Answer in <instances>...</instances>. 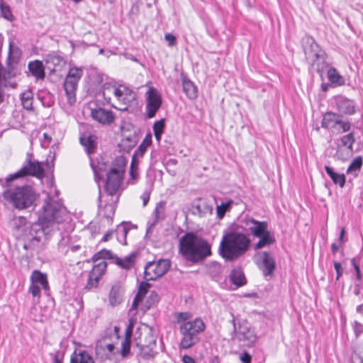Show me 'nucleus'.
<instances>
[{
	"instance_id": "64",
	"label": "nucleus",
	"mask_w": 363,
	"mask_h": 363,
	"mask_svg": "<svg viewBox=\"0 0 363 363\" xmlns=\"http://www.w3.org/2000/svg\"><path fill=\"white\" fill-rule=\"evenodd\" d=\"M54 362L55 363H62L61 360H60L57 356H55L54 358Z\"/></svg>"
},
{
	"instance_id": "23",
	"label": "nucleus",
	"mask_w": 363,
	"mask_h": 363,
	"mask_svg": "<svg viewBox=\"0 0 363 363\" xmlns=\"http://www.w3.org/2000/svg\"><path fill=\"white\" fill-rule=\"evenodd\" d=\"M261 258L264 266L262 269L264 275L266 277L272 275L276 268L274 259L268 252H262Z\"/></svg>"
},
{
	"instance_id": "63",
	"label": "nucleus",
	"mask_w": 363,
	"mask_h": 363,
	"mask_svg": "<svg viewBox=\"0 0 363 363\" xmlns=\"http://www.w3.org/2000/svg\"><path fill=\"white\" fill-rule=\"evenodd\" d=\"M43 136H44V138L45 140H48V141H50L51 140V137L49 136V135L48 133H44L43 134Z\"/></svg>"
},
{
	"instance_id": "43",
	"label": "nucleus",
	"mask_w": 363,
	"mask_h": 363,
	"mask_svg": "<svg viewBox=\"0 0 363 363\" xmlns=\"http://www.w3.org/2000/svg\"><path fill=\"white\" fill-rule=\"evenodd\" d=\"M151 287V284L147 282H141L138 289V307L140 302L141 298L146 294L148 289Z\"/></svg>"
},
{
	"instance_id": "60",
	"label": "nucleus",
	"mask_w": 363,
	"mask_h": 363,
	"mask_svg": "<svg viewBox=\"0 0 363 363\" xmlns=\"http://www.w3.org/2000/svg\"><path fill=\"white\" fill-rule=\"evenodd\" d=\"M3 87L1 84H0V104L4 101V92L3 91Z\"/></svg>"
},
{
	"instance_id": "3",
	"label": "nucleus",
	"mask_w": 363,
	"mask_h": 363,
	"mask_svg": "<svg viewBox=\"0 0 363 363\" xmlns=\"http://www.w3.org/2000/svg\"><path fill=\"white\" fill-rule=\"evenodd\" d=\"M179 251L188 261L199 262L212 255L211 245L204 238L186 233L179 240Z\"/></svg>"
},
{
	"instance_id": "28",
	"label": "nucleus",
	"mask_w": 363,
	"mask_h": 363,
	"mask_svg": "<svg viewBox=\"0 0 363 363\" xmlns=\"http://www.w3.org/2000/svg\"><path fill=\"white\" fill-rule=\"evenodd\" d=\"M123 300L121 287L120 284H116L112 286L108 294V302L111 306H116L119 305Z\"/></svg>"
},
{
	"instance_id": "32",
	"label": "nucleus",
	"mask_w": 363,
	"mask_h": 363,
	"mask_svg": "<svg viewBox=\"0 0 363 363\" xmlns=\"http://www.w3.org/2000/svg\"><path fill=\"white\" fill-rule=\"evenodd\" d=\"M70 363H94L92 357L86 351L74 352L71 357Z\"/></svg>"
},
{
	"instance_id": "49",
	"label": "nucleus",
	"mask_w": 363,
	"mask_h": 363,
	"mask_svg": "<svg viewBox=\"0 0 363 363\" xmlns=\"http://www.w3.org/2000/svg\"><path fill=\"white\" fill-rule=\"evenodd\" d=\"M130 340H124L122 343L121 354L123 357L127 355L130 351Z\"/></svg>"
},
{
	"instance_id": "18",
	"label": "nucleus",
	"mask_w": 363,
	"mask_h": 363,
	"mask_svg": "<svg viewBox=\"0 0 363 363\" xmlns=\"http://www.w3.org/2000/svg\"><path fill=\"white\" fill-rule=\"evenodd\" d=\"M134 226L129 222H123L121 225H118L115 231H108L102 238L103 242L108 241L113 235L116 234L118 240L123 244H126V237L128 232L133 229Z\"/></svg>"
},
{
	"instance_id": "30",
	"label": "nucleus",
	"mask_w": 363,
	"mask_h": 363,
	"mask_svg": "<svg viewBox=\"0 0 363 363\" xmlns=\"http://www.w3.org/2000/svg\"><path fill=\"white\" fill-rule=\"evenodd\" d=\"M28 69L30 73L37 79H44V67L43 63L40 61L35 60L34 62H30L28 65Z\"/></svg>"
},
{
	"instance_id": "56",
	"label": "nucleus",
	"mask_w": 363,
	"mask_h": 363,
	"mask_svg": "<svg viewBox=\"0 0 363 363\" xmlns=\"http://www.w3.org/2000/svg\"><path fill=\"white\" fill-rule=\"evenodd\" d=\"M345 234V228L342 227L341 228L340 233V237H339V239H338V242L340 243V245H342V244L344 242L343 238H344Z\"/></svg>"
},
{
	"instance_id": "57",
	"label": "nucleus",
	"mask_w": 363,
	"mask_h": 363,
	"mask_svg": "<svg viewBox=\"0 0 363 363\" xmlns=\"http://www.w3.org/2000/svg\"><path fill=\"white\" fill-rule=\"evenodd\" d=\"M342 245H340V243L339 242V244H336V243H333L331 245V250H332V252L333 255H335L337 251L339 250L340 247H341Z\"/></svg>"
},
{
	"instance_id": "2",
	"label": "nucleus",
	"mask_w": 363,
	"mask_h": 363,
	"mask_svg": "<svg viewBox=\"0 0 363 363\" xmlns=\"http://www.w3.org/2000/svg\"><path fill=\"white\" fill-rule=\"evenodd\" d=\"M249 235L237 231H230L221 238L218 252L226 262H234L244 256L250 247Z\"/></svg>"
},
{
	"instance_id": "24",
	"label": "nucleus",
	"mask_w": 363,
	"mask_h": 363,
	"mask_svg": "<svg viewBox=\"0 0 363 363\" xmlns=\"http://www.w3.org/2000/svg\"><path fill=\"white\" fill-rule=\"evenodd\" d=\"M340 117V115L331 111L325 113L321 122L322 127L334 130L336 129Z\"/></svg>"
},
{
	"instance_id": "62",
	"label": "nucleus",
	"mask_w": 363,
	"mask_h": 363,
	"mask_svg": "<svg viewBox=\"0 0 363 363\" xmlns=\"http://www.w3.org/2000/svg\"><path fill=\"white\" fill-rule=\"evenodd\" d=\"M212 363H220V358L218 356H216L212 359Z\"/></svg>"
},
{
	"instance_id": "1",
	"label": "nucleus",
	"mask_w": 363,
	"mask_h": 363,
	"mask_svg": "<svg viewBox=\"0 0 363 363\" xmlns=\"http://www.w3.org/2000/svg\"><path fill=\"white\" fill-rule=\"evenodd\" d=\"M69 215L62 203L48 194L38 211V223L33 225L32 231H35L33 240L36 242L45 240L50 233L61 229V225L67 221Z\"/></svg>"
},
{
	"instance_id": "22",
	"label": "nucleus",
	"mask_w": 363,
	"mask_h": 363,
	"mask_svg": "<svg viewBox=\"0 0 363 363\" xmlns=\"http://www.w3.org/2000/svg\"><path fill=\"white\" fill-rule=\"evenodd\" d=\"M122 140L128 143V147H134L136 145V131L135 127L128 123H123L121 127Z\"/></svg>"
},
{
	"instance_id": "46",
	"label": "nucleus",
	"mask_w": 363,
	"mask_h": 363,
	"mask_svg": "<svg viewBox=\"0 0 363 363\" xmlns=\"http://www.w3.org/2000/svg\"><path fill=\"white\" fill-rule=\"evenodd\" d=\"M176 320L178 323H183L184 322L189 321L191 318V314L189 312H180L176 314Z\"/></svg>"
},
{
	"instance_id": "6",
	"label": "nucleus",
	"mask_w": 363,
	"mask_h": 363,
	"mask_svg": "<svg viewBox=\"0 0 363 363\" xmlns=\"http://www.w3.org/2000/svg\"><path fill=\"white\" fill-rule=\"evenodd\" d=\"M127 161L123 156L117 157L106 172L104 194L120 196V189L123 180Z\"/></svg>"
},
{
	"instance_id": "27",
	"label": "nucleus",
	"mask_w": 363,
	"mask_h": 363,
	"mask_svg": "<svg viewBox=\"0 0 363 363\" xmlns=\"http://www.w3.org/2000/svg\"><path fill=\"white\" fill-rule=\"evenodd\" d=\"M338 111L345 115H352L355 113L354 102L347 99H340L337 103Z\"/></svg>"
},
{
	"instance_id": "44",
	"label": "nucleus",
	"mask_w": 363,
	"mask_h": 363,
	"mask_svg": "<svg viewBox=\"0 0 363 363\" xmlns=\"http://www.w3.org/2000/svg\"><path fill=\"white\" fill-rule=\"evenodd\" d=\"M351 124L348 121H342L340 118H339V122L337 125L336 126V129L334 131H336L337 133H345L350 130Z\"/></svg>"
},
{
	"instance_id": "36",
	"label": "nucleus",
	"mask_w": 363,
	"mask_h": 363,
	"mask_svg": "<svg viewBox=\"0 0 363 363\" xmlns=\"http://www.w3.org/2000/svg\"><path fill=\"white\" fill-rule=\"evenodd\" d=\"M90 160H91V166L94 171L96 180H99V179H103V177H104L103 172H106V173L108 172V171H106V164L104 162H97L96 163V162H94L91 159H90Z\"/></svg>"
},
{
	"instance_id": "54",
	"label": "nucleus",
	"mask_w": 363,
	"mask_h": 363,
	"mask_svg": "<svg viewBox=\"0 0 363 363\" xmlns=\"http://www.w3.org/2000/svg\"><path fill=\"white\" fill-rule=\"evenodd\" d=\"M334 267H335V269L336 270V272H337V279H339V277L342 274V268L341 264L340 262H334Z\"/></svg>"
},
{
	"instance_id": "13",
	"label": "nucleus",
	"mask_w": 363,
	"mask_h": 363,
	"mask_svg": "<svg viewBox=\"0 0 363 363\" xmlns=\"http://www.w3.org/2000/svg\"><path fill=\"white\" fill-rule=\"evenodd\" d=\"M169 267L170 262L168 259L149 262L145 268L144 278L146 280H155L166 274Z\"/></svg>"
},
{
	"instance_id": "48",
	"label": "nucleus",
	"mask_w": 363,
	"mask_h": 363,
	"mask_svg": "<svg viewBox=\"0 0 363 363\" xmlns=\"http://www.w3.org/2000/svg\"><path fill=\"white\" fill-rule=\"evenodd\" d=\"M130 174L131 177L134 179L136 177V150L134 151L132 155Z\"/></svg>"
},
{
	"instance_id": "53",
	"label": "nucleus",
	"mask_w": 363,
	"mask_h": 363,
	"mask_svg": "<svg viewBox=\"0 0 363 363\" xmlns=\"http://www.w3.org/2000/svg\"><path fill=\"white\" fill-rule=\"evenodd\" d=\"M150 193L149 191H145L141 195L140 198L143 201V206H145L147 204V203L150 200Z\"/></svg>"
},
{
	"instance_id": "47",
	"label": "nucleus",
	"mask_w": 363,
	"mask_h": 363,
	"mask_svg": "<svg viewBox=\"0 0 363 363\" xmlns=\"http://www.w3.org/2000/svg\"><path fill=\"white\" fill-rule=\"evenodd\" d=\"M135 323V319L133 315L129 319V324L125 330V337L124 340H130V337L133 333V329Z\"/></svg>"
},
{
	"instance_id": "25",
	"label": "nucleus",
	"mask_w": 363,
	"mask_h": 363,
	"mask_svg": "<svg viewBox=\"0 0 363 363\" xmlns=\"http://www.w3.org/2000/svg\"><path fill=\"white\" fill-rule=\"evenodd\" d=\"M182 88L187 98L191 100L196 99L198 96V88L189 79L183 77Z\"/></svg>"
},
{
	"instance_id": "21",
	"label": "nucleus",
	"mask_w": 363,
	"mask_h": 363,
	"mask_svg": "<svg viewBox=\"0 0 363 363\" xmlns=\"http://www.w3.org/2000/svg\"><path fill=\"white\" fill-rule=\"evenodd\" d=\"M305 55L308 63L311 66L317 64L320 59H323V52L315 42L305 48Z\"/></svg>"
},
{
	"instance_id": "38",
	"label": "nucleus",
	"mask_w": 363,
	"mask_h": 363,
	"mask_svg": "<svg viewBox=\"0 0 363 363\" xmlns=\"http://www.w3.org/2000/svg\"><path fill=\"white\" fill-rule=\"evenodd\" d=\"M164 122V119H161L160 121H156L153 125L154 135L157 141L160 140L162 134L164 132L165 126Z\"/></svg>"
},
{
	"instance_id": "41",
	"label": "nucleus",
	"mask_w": 363,
	"mask_h": 363,
	"mask_svg": "<svg viewBox=\"0 0 363 363\" xmlns=\"http://www.w3.org/2000/svg\"><path fill=\"white\" fill-rule=\"evenodd\" d=\"M0 11L1 16L8 21L13 20V15L11 11L10 7L6 4L3 1H0Z\"/></svg>"
},
{
	"instance_id": "8",
	"label": "nucleus",
	"mask_w": 363,
	"mask_h": 363,
	"mask_svg": "<svg viewBox=\"0 0 363 363\" xmlns=\"http://www.w3.org/2000/svg\"><path fill=\"white\" fill-rule=\"evenodd\" d=\"M249 227V231L251 235L257 238L259 240L254 245L255 250L269 247L276 242L274 235L268 229V223L267 221H259L255 218H250L246 222Z\"/></svg>"
},
{
	"instance_id": "52",
	"label": "nucleus",
	"mask_w": 363,
	"mask_h": 363,
	"mask_svg": "<svg viewBox=\"0 0 363 363\" xmlns=\"http://www.w3.org/2000/svg\"><path fill=\"white\" fill-rule=\"evenodd\" d=\"M242 363H251L252 357L247 352H244L240 357Z\"/></svg>"
},
{
	"instance_id": "37",
	"label": "nucleus",
	"mask_w": 363,
	"mask_h": 363,
	"mask_svg": "<svg viewBox=\"0 0 363 363\" xmlns=\"http://www.w3.org/2000/svg\"><path fill=\"white\" fill-rule=\"evenodd\" d=\"M21 104L23 107L28 111L33 110V94L30 90H27L21 94Z\"/></svg>"
},
{
	"instance_id": "55",
	"label": "nucleus",
	"mask_w": 363,
	"mask_h": 363,
	"mask_svg": "<svg viewBox=\"0 0 363 363\" xmlns=\"http://www.w3.org/2000/svg\"><path fill=\"white\" fill-rule=\"evenodd\" d=\"M182 361L183 363H196L195 359L188 354L183 355L182 357Z\"/></svg>"
},
{
	"instance_id": "39",
	"label": "nucleus",
	"mask_w": 363,
	"mask_h": 363,
	"mask_svg": "<svg viewBox=\"0 0 363 363\" xmlns=\"http://www.w3.org/2000/svg\"><path fill=\"white\" fill-rule=\"evenodd\" d=\"M19 56L20 53L18 50H13L11 45H10L6 65H10L12 64L13 66L17 67Z\"/></svg>"
},
{
	"instance_id": "5",
	"label": "nucleus",
	"mask_w": 363,
	"mask_h": 363,
	"mask_svg": "<svg viewBox=\"0 0 363 363\" xmlns=\"http://www.w3.org/2000/svg\"><path fill=\"white\" fill-rule=\"evenodd\" d=\"M2 196L6 202L18 210H24L35 206L38 199V194L30 185L8 189L3 192Z\"/></svg>"
},
{
	"instance_id": "10",
	"label": "nucleus",
	"mask_w": 363,
	"mask_h": 363,
	"mask_svg": "<svg viewBox=\"0 0 363 363\" xmlns=\"http://www.w3.org/2000/svg\"><path fill=\"white\" fill-rule=\"evenodd\" d=\"M138 347H140V355L143 358L153 357L156 340L152 328L143 325L138 328Z\"/></svg>"
},
{
	"instance_id": "61",
	"label": "nucleus",
	"mask_w": 363,
	"mask_h": 363,
	"mask_svg": "<svg viewBox=\"0 0 363 363\" xmlns=\"http://www.w3.org/2000/svg\"><path fill=\"white\" fill-rule=\"evenodd\" d=\"M106 348L109 353H112L114 350L115 347L113 344H108L106 345Z\"/></svg>"
},
{
	"instance_id": "34",
	"label": "nucleus",
	"mask_w": 363,
	"mask_h": 363,
	"mask_svg": "<svg viewBox=\"0 0 363 363\" xmlns=\"http://www.w3.org/2000/svg\"><path fill=\"white\" fill-rule=\"evenodd\" d=\"M325 169L334 184H338L340 187H343L345 186V176L343 174H337L335 172L333 169L329 166H325Z\"/></svg>"
},
{
	"instance_id": "45",
	"label": "nucleus",
	"mask_w": 363,
	"mask_h": 363,
	"mask_svg": "<svg viewBox=\"0 0 363 363\" xmlns=\"http://www.w3.org/2000/svg\"><path fill=\"white\" fill-rule=\"evenodd\" d=\"M232 201H229L225 203H222L220 206L216 207V214L218 218H223L225 213L228 211Z\"/></svg>"
},
{
	"instance_id": "4",
	"label": "nucleus",
	"mask_w": 363,
	"mask_h": 363,
	"mask_svg": "<svg viewBox=\"0 0 363 363\" xmlns=\"http://www.w3.org/2000/svg\"><path fill=\"white\" fill-rule=\"evenodd\" d=\"M102 94L108 104L121 111L133 112L135 93L125 86H116L105 83L102 87Z\"/></svg>"
},
{
	"instance_id": "9",
	"label": "nucleus",
	"mask_w": 363,
	"mask_h": 363,
	"mask_svg": "<svg viewBox=\"0 0 363 363\" xmlns=\"http://www.w3.org/2000/svg\"><path fill=\"white\" fill-rule=\"evenodd\" d=\"M111 255V251L101 250L93 256L92 261L95 264L89 273L88 282L85 287L86 289H91L97 287L99 281L104 274L107 266L105 259H110Z\"/></svg>"
},
{
	"instance_id": "40",
	"label": "nucleus",
	"mask_w": 363,
	"mask_h": 363,
	"mask_svg": "<svg viewBox=\"0 0 363 363\" xmlns=\"http://www.w3.org/2000/svg\"><path fill=\"white\" fill-rule=\"evenodd\" d=\"M362 158L360 156L355 157L347 168V172L359 171L362 166Z\"/></svg>"
},
{
	"instance_id": "59",
	"label": "nucleus",
	"mask_w": 363,
	"mask_h": 363,
	"mask_svg": "<svg viewBox=\"0 0 363 363\" xmlns=\"http://www.w3.org/2000/svg\"><path fill=\"white\" fill-rule=\"evenodd\" d=\"M135 309H136V294L135 295V296L133 299L132 306H131L130 309L129 310V315H130L131 313H133V311Z\"/></svg>"
},
{
	"instance_id": "51",
	"label": "nucleus",
	"mask_w": 363,
	"mask_h": 363,
	"mask_svg": "<svg viewBox=\"0 0 363 363\" xmlns=\"http://www.w3.org/2000/svg\"><path fill=\"white\" fill-rule=\"evenodd\" d=\"M164 38L168 43L169 46H173L176 43V38L171 33H166L164 35Z\"/></svg>"
},
{
	"instance_id": "11",
	"label": "nucleus",
	"mask_w": 363,
	"mask_h": 363,
	"mask_svg": "<svg viewBox=\"0 0 363 363\" xmlns=\"http://www.w3.org/2000/svg\"><path fill=\"white\" fill-rule=\"evenodd\" d=\"M83 74V70L81 68H70L64 82V89L68 99L69 104L75 102V92L78 82Z\"/></svg>"
},
{
	"instance_id": "42",
	"label": "nucleus",
	"mask_w": 363,
	"mask_h": 363,
	"mask_svg": "<svg viewBox=\"0 0 363 363\" xmlns=\"http://www.w3.org/2000/svg\"><path fill=\"white\" fill-rule=\"evenodd\" d=\"M151 144L152 134L149 133L146 135L138 147V150L140 151L141 155H143L146 152L147 149L151 145Z\"/></svg>"
},
{
	"instance_id": "31",
	"label": "nucleus",
	"mask_w": 363,
	"mask_h": 363,
	"mask_svg": "<svg viewBox=\"0 0 363 363\" xmlns=\"http://www.w3.org/2000/svg\"><path fill=\"white\" fill-rule=\"evenodd\" d=\"M230 279L238 287L244 286L247 283L244 272L240 269H233L230 273Z\"/></svg>"
},
{
	"instance_id": "12",
	"label": "nucleus",
	"mask_w": 363,
	"mask_h": 363,
	"mask_svg": "<svg viewBox=\"0 0 363 363\" xmlns=\"http://www.w3.org/2000/svg\"><path fill=\"white\" fill-rule=\"evenodd\" d=\"M28 175L43 178L44 177V169L42 164L38 161L32 162L30 159H28L27 163L21 169L14 174H10L6 178V183L9 184L16 179Z\"/></svg>"
},
{
	"instance_id": "19",
	"label": "nucleus",
	"mask_w": 363,
	"mask_h": 363,
	"mask_svg": "<svg viewBox=\"0 0 363 363\" xmlns=\"http://www.w3.org/2000/svg\"><path fill=\"white\" fill-rule=\"evenodd\" d=\"M90 115L93 120L104 125H111L115 120V116L111 111L101 107L91 108Z\"/></svg>"
},
{
	"instance_id": "58",
	"label": "nucleus",
	"mask_w": 363,
	"mask_h": 363,
	"mask_svg": "<svg viewBox=\"0 0 363 363\" xmlns=\"http://www.w3.org/2000/svg\"><path fill=\"white\" fill-rule=\"evenodd\" d=\"M150 298L152 299V303L154 304L157 303L159 301V296L157 293L152 291L150 294Z\"/></svg>"
},
{
	"instance_id": "15",
	"label": "nucleus",
	"mask_w": 363,
	"mask_h": 363,
	"mask_svg": "<svg viewBox=\"0 0 363 363\" xmlns=\"http://www.w3.org/2000/svg\"><path fill=\"white\" fill-rule=\"evenodd\" d=\"M20 74L21 72L16 66L11 64L4 67L0 63V84L4 88L16 89L18 84L13 79Z\"/></svg>"
},
{
	"instance_id": "14",
	"label": "nucleus",
	"mask_w": 363,
	"mask_h": 363,
	"mask_svg": "<svg viewBox=\"0 0 363 363\" xmlns=\"http://www.w3.org/2000/svg\"><path fill=\"white\" fill-rule=\"evenodd\" d=\"M146 113L148 118H153L161 107L162 100L160 92L153 86H149L145 94Z\"/></svg>"
},
{
	"instance_id": "33",
	"label": "nucleus",
	"mask_w": 363,
	"mask_h": 363,
	"mask_svg": "<svg viewBox=\"0 0 363 363\" xmlns=\"http://www.w3.org/2000/svg\"><path fill=\"white\" fill-rule=\"evenodd\" d=\"M31 281L33 284H40L45 290L48 289L47 276L38 270H35L31 275Z\"/></svg>"
},
{
	"instance_id": "26",
	"label": "nucleus",
	"mask_w": 363,
	"mask_h": 363,
	"mask_svg": "<svg viewBox=\"0 0 363 363\" xmlns=\"http://www.w3.org/2000/svg\"><path fill=\"white\" fill-rule=\"evenodd\" d=\"M136 253L133 252L129 256L124 257L123 259L119 258L117 256L113 255L111 253L110 259L114 260L115 263L120 267L125 269H130L135 264V258Z\"/></svg>"
},
{
	"instance_id": "20",
	"label": "nucleus",
	"mask_w": 363,
	"mask_h": 363,
	"mask_svg": "<svg viewBox=\"0 0 363 363\" xmlns=\"http://www.w3.org/2000/svg\"><path fill=\"white\" fill-rule=\"evenodd\" d=\"M45 63L46 69L53 74L60 72L66 65L65 60L55 52L46 55Z\"/></svg>"
},
{
	"instance_id": "16",
	"label": "nucleus",
	"mask_w": 363,
	"mask_h": 363,
	"mask_svg": "<svg viewBox=\"0 0 363 363\" xmlns=\"http://www.w3.org/2000/svg\"><path fill=\"white\" fill-rule=\"evenodd\" d=\"M99 211L104 217L111 218L115 213L116 203L119 200L118 196H99Z\"/></svg>"
},
{
	"instance_id": "35",
	"label": "nucleus",
	"mask_w": 363,
	"mask_h": 363,
	"mask_svg": "<svg viewBox=\"0 0 363 363\" xmlns=\"http://www.w3.org/2000/svg\"><path fill=\"white\" fill-rule=\"evenodd\" d=\"M81 144L85 147L88 155L94 152L96 145L92 135H84L80 138Z\"/></svg>"
},
{
	"instance_id": "7",
	"label": "nucleus",
	"mask_w": 363,
	"mask_h": 363,
	"mask_svg": "<svg viewBox=\"0 0 363 363\" xmlns=\"http://www.w3.org/2000/svg\"><path fill=\"white\" fill-rule=\"evenodd\" d=\"M206 324L201 318L184 322L180 325L182 338L179 345L180 350H187L200 341L199 334L206 330Z\"/></svg>"
},
{
	"instance_id": "29",
	"label": "nucleus",
	"mask_w": 363,
	"mask_h": 363,
	"mask_svg": "<svg viewBox=\"0 0 363 363\" xmlns=\"http://www.w3.org/2000/svg\"><path fill=\"white\" fill-rule=\"evenodd\" d=\"M327 77L328 81L333 85V86H340L345 84V80L337 69L335 67H330L327 72Z\"/></svg>"
},
{
	"instance_id": "50",
	"label": "nucleus",
	"mask_w": 363,
	"mask_h": 363,
	"mask_svg": "<svg viewBox=\"0 0 363 363\" xmlns=\"http://www.w3.org/2000/svg\"><path fill=\"white\" fill-rule=\"evenodd\" d=\"M29 291L33 294V296L40 297V288L38 285L32 284L29 288Z\"/></svg>"
},
{
	"instance_id": "17",
	"label": "nucleus",
	"mask_w": 363,
	"mask_h": 363,
	"mask_svg": "<svg viewBox=\"0 0 363 363\" xmlns=\"http://www.w3.org/2000/svg\"><path fill=\"white\" fill-rule=\"evenodd\" d=\"M340 142L341 145L338 146L336 154L340 159L346 160L353 152V145L355 142L354 133H350L342 136Z\"/></svg>"
}]
</instances>
